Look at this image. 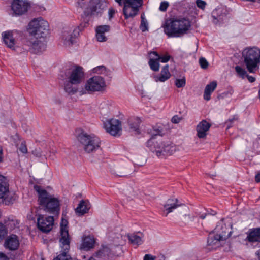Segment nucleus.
<instances>
[{
    "label": "nucleus",
    "instance_id": "nucleus-42",
    "mask_svg": "<svg viewBox=\"0 0 260 260\" xmlns=\"http://www.w3.org/2000/svg\"><path fill=\"white\" fill-rule=\"evenodd\" d=\"M169 6V3L166 1L161 2L159 8V10L162 12H165L167 11V8Z\"/></svg>",
    "mask_w": 260,
    "mask_h": 260
},
{
    "label": "nucleus",
    "instance_id": "nucleus-64",
    "mask_svg": "<svg viewBox=\"0 0 260 260\" xmlns=\"http://www.w3.org/2000/svg\"><path fill=\"white\" fill-rule=\"evenodd\" d=\"M89 260H95L93 257H90Z\"/></svg>",
    "mask_w": 260,
    "mask_h": 260
},
{
    "label": "nucleus",
    "instance_id": "nucleus-3",
    "mask_svg": "<svg viewBox=\"0 0 260 260\" xmlns=\"http://www.w3.org/2000/svg\"><path fill=\"white\" fill-rule=\"evenodd\" d=\"M164 31L169 37H180L187 34L191 28V22L188 18H171L163 26Z\"/></svg>",
    "mask_w": 260,
    "mask_h": 260
},
{
    "label": "nucleus",
    "instance_id": "nucleus-50",
    "mask_svg": "<svg viewBox=\"0 0 260 260\" xmlns=\"http://www.w3.org/2000/svg\"><path fill=\"white\" fill-rule=\"evenodd\" d=\"M155 258L156 257L155 256L147 254L144 256L143 260H155Z\"/></svg>",
    "mask_w": 260,
    "mask_h": 260
},
{
    "label": "nucleus",
    "instance_id": "nucleus-30",
    "mask_svg": "<svg viewBox=\"0 0 260 260\" xmlns=\"http://www.w3.org/2000/svg\"><path fill=\"white\" fill-rule=\"evenodd\" d=\"M78 84L71 83L69 80L64 84V90L69 94H74L77 92L78 88L76 85Z\"/></svg>",
    "mask_w": 260,
    "mask_h": 260
},
{
    "label": "nucleus",
    "instance_id": "nucleus-34",
    "mask_svg": "<svg viewBox=\"0 0 260 260\" xmlns=\"http://www.w3.org/2000/svg\"><path fill=\"white\" fill-rule=\"evenodd\" d=\"M53 260H72L71 256L67 253V251L62 252L55 257Z\"/></svg>",
    "mask_w": 260,
    "mask_h": 260
},
{
    "label": "nucleus",
    "instance_id": "nucleus-2",
    "mask_svg": "<svg viewBox=\"0 0 260 260\" xmlns=\"http://www.w3.org/2000/svg\"><path fill=\"white\" fill-rule=\"evenodd\" d=\"M34 188L38 193L39 204L45 212L55 215H58L60 210L59 200L50 194L41 186L35 185Z\"/></svg>",
    "mask_w": 260,
    "mask_h": 260
},
{
    "label": "nucleus",
    "instance_id": "nucleus-6",
    "mask_svg": "<svg viewBox=\"0 0 260 260\" xmlns=\"http://www.w3.org/2000/svg\"><path fill=\"white\" fill-rule=\"evenodd\" d=\"M28 31L32 36H37L41 39L48 34L49 24L42 17L35 18L29 23Z\"/></svg>",
    "mask_w": 260,
    "mask_h": 260
},
{
    "label": "nucleus",
    "instance_id": "nucleus-29",
    "mask_svg": "<svg viewBox=\"0 0 260 260\" xmlns=\"http://www.w3.org/2000/svg\"><path fill=\"white\" fill-rule=\"evenodd\" d=\"M249 242H260V228H256L251 231L247 236Z\"/></svg>",
    "mask_w": 260,
    "mask_h": 260
},
{
    "label": "nucleus",
    "instance_id": "nucleus-37",
    "mask_svg": "<svg viewBox=\"0 0 260 260\" xmlns=\"http://www.w3.org/2000/svg\"><path fill=\"white\" fill-rule=\"evenodd\" d=\"M235 71L237 72V73L242 78H244L247 75L246 72L245 70V69H243L240 66H236Z\"/></svg>",
    "mask_w": 260,
    "mask_h": 260
},
{
    "label": "nucleus",
    "instance_id": "nucleus-53",
    "mask_svg": "<svg viewBox=\"0 0 260 260\" xmlns=\"http://www.w3.org/2000/svg\"><path fill=\"white\" fill-rule=\"evenodd\" d=\"M246 76L250 82L252 83L255 81V78L254 77L248 75H246Z\"/></svg>",
    "mask_w": 260,
    "mask_h": 260
},
{
    "label": "nucleus",
    "instance_id": "nucleus-12",
    "mask_svg": "<svg viewBox=\"0 0 260 260\" xmlns=\"http://www.w3.org/2000/svg\"><path fill=\"white\" fill-rule=\"evenodd\" d=\"M54 219L53 216L39 215L37 218V227L43 233H47L53 228Z\"/></svg>",
    "mask_w": 260,
    "mask_h": 260
},
{
    "label": "nucleus",
    "instance_id": "nucleus-47",
    "mask_svg": "<svg viewBox=\"0 0 260 260\" xmlns=\"http://www.w3.org/2000/svg\"><path fill=\"white\" fill-rule=\"evenodd\" d=\"M19 150L23 153L27 152V149L25 142H22L18 148Z\"/></svg>",
    "mask_w": 260,
    "mask_h": 260
},
{
    "label": "nucleus",
    "instance_id": "nucleus-57",
    "mask_svg": "<svg viewBox=\"0 0 260 260\" xmlns=\"http://www.w3.org/2000/svg\"><path fill=\"white\" fill-rule=\"evenodd\" d=\"M67 223H68V221L66 220L62 219V222H61V225H60V229L61 228V226L63 225V226H66V229H67Z\"/></svg>",
    "mask_w": 260,
    "mask_h": 260
},
{
    "label": "nucleus",
    "instance_id": "nucleus-49",
    "mask_svg": "<svg viewBox=\"0 0 260 260\" xmlns=\"http://www.w3.org/2000/svg\"><path fill=\"white\" fill-rule=\"evenodd\" d=\"M182 119L177 115L174 116L171 119V121L173 123H178Z\"/></svg>",
    "mask_w": 260,
    "mask_h": 260
},
{
    "label": "nucleus",
    "instance_id": "nucleus-61",
    "mask_svg": "<svg viewBox=\"0 0 260 260\" xmlns=\"http://www.w3.org/2000/svg\"><path fill=\"white\" fill-rule=\"evenodd\" d=\"M159 257H160V260H165V257L164 255L161 254Z\"/></svg>",
    "mask_w": 260,
    "mask_h": 260
},
{
    "label": "nucleus",
    "instance_id": "nucleus-10",
    "mask_svg": "<svg viewBox=\"0 0 260 260\" xmlns=\"http://www.w3.org/2000/svg\"><path fill=\"white\" fill-rule=\"evenodd\" d=\"M26 45L29 47L31 52L39 54L44 52L46 48L45 38L41 39L32 37L26 41Z\"/></svg>",
    "mask_w": 260,
    "mask_h": 260
},
{
    "label": "nucleus",
    "instance_id": "nucleus-51",
    "mask_svg": "<svg viewBox=\"0 0 260 260\" xmlns=\"http://www.w3.org/2000/svg\"><path fill=\"white\" fill-rule=\"evenodd\" d=\"M115 13V11L114 9H113V8L109 9V11H108L109 18L110 19L112 18L113 17Z\"/></svg>",
    "mask_w": 260,
    "mask_h": 260
},
{
    "label": "nucleus",
    "instance_id": "nucleus-7",
    "mask_svg": "<svg viewBox=\"0 0 260 260\" xmlns=\"http://www.w3.org/2000/svg\"><path fill=\"white\" fill-rule=\"evenodd\" d=\"M83 68L80 66H75L66 70L60 76L62 79H68L71 83L80 84L84 79Z\"/></svg>",
    "mask_w": 260,
    "mask_h": 260
},
{
    "label": "nucleus",
    "instance_id": "nucleus-22",
    "mask_svg": "<svg viewBox=\"0 0 260 260\" xmlns=\"http://www.w3.org/2000/svg\"><path fill=\"white\" fill-rule=\"evenodd\" d=\"M211 16L213 18V22L214 24H217L218 23H221L223 21L225 15L223 12V9L216 8L212 11Z\"/></svg>",
    "mask_w": 260,
    "mask_h": 260
},
{
    "label": "nucleus",
    "instance_id": "nucleus-8",
    "mask_svg": "<svg viewBox=\"0 0 260 260\" xmlns=\"http://www.w3.org/2000/svg\"><path fill=\"white\" fill-rule=\"evenodd\" d=\"M143 0H124L123 14L125 19L134 18L138 14Z\"/></svg>",
    "mask_w": 260,
    "mask_h": 260
},
{
    "label": "nucleus",
    "instance_id": "nucleus-18",
    "mask_svg": "<svg viewBox=\"0 0 260 260\" xmlns=\"http://www.w3.org/2000/svg\"><path fill=\"white\" fill-rule=\"evenodd\" d=\"M60 233L61 237L60 239V242L63 249L62 251H67L68 253L70 249V239L68 230L66 229V226H61Z\"/></svg>",
    "mask_w": 260,
    "mask_h": 260
},
{
    "label": "nucleus",
    "instance_id": "nucleus-31",
    "mask_svg": "<svg viewBox=\"0 0 260 260\" xmlns=\"http://www.w3.org/2000/svg\"><path fill=\"white\" fill-rule=\"evenodd\" d=\"M94 243L95 241L94 238L90 236L86 237L84 239L82 243L83 248L86 250H88L93 247Z\"/></svg>",
    "mask_w": 260,
    "mask_h": 260
},
{
    "label": "nucleus",
    "instance_id": "nucleus-19",
    "mask_svg": "<svg viewBox=\"0 0 260 260\" xmlns=\"http://www.w3.org/2000/svg\"><path fill=\"white\" fill-rule=\"evenodd\" d=\"M79 35V29H75L72 32L64 31L62 34V39L64 44L67 46L73 45L75 42L76 38Z\"/></svg>",
    "mask_w": 260,
    "mask_h": 260
},
{
    "label": "nucleus",
    "instance_id": "nucleus-48",
    "mask_svg": "<svg viewBox=\"0 0 260 260\" xmlns=\"http://www.w3.org/2000/svg\"><path fill=\"white\" fill-rule=\"evenodd\" d=\"M108 248L107 247H104L102 249H101L98 251L96 253V255L99 257H101L104 252H108Z\"/></svg>",
    "mask_w": 260,
    "mask_h": 260
},
{
    "label": "nucleus",
    "instance_id": "nucleus-17",
    "mask_svg": "<svg viewBox=\"0 0 260 260\" xmlns=\"http://www.w3.org/2000/svg\"><path fill=\"white\" fill-rule=\"evenodd\" d=\"M4 246L9 250H17L19 246V241L18 237L15 235H12L7 238L4 243Z\"/></svg>",
    "mask_w": 260,
    "mask_h": 260
},
{
    "label": "nucleus",
    "instance_id": "nucleus-9",
    "mask_svg": "<svg viewBox=\"0 0 260 260\" xmlns=\"http://www.w3.org/2000/svg\"><path fill=\"white\" fill-rule=\"evenodd\" d=\"M106 83L104 79L99 76H95L89 78L85 86V90L90 92L101 91L104 89Z\"/></svg>",
    "mask_w": 260,
    "mask_h": 260
},
{
    "label": "nucleus",
    "instance_id": "nucleus-20",
    "mask_svg": "<svg viewBox=\"0 0 260 260\" xmlns=\"http://www.w3.org/2000/svg\"><path fill=\"white\" fill-rule=\"evenodd\" d=\"M181 205L182 204L179 203L177 199H169L164 206V208L165 209L164 212L166 211L165 216H167L168 214L172 212L173 210L176 209L179 206H181Z\"/></svg>",
    "mask_w": 260,
    "mask_h": 260
},
{
    "label": "nucleus",
    "instance_id": "nucleus-11",
    "mask_svg": "<svg viewBox=\"0 0 260 260\" xmlns=\"http://www.w3.org/2000/svg\"><path fill=\"white\" fill-rule=\"evenodd\" d=\"M7 178L0 175V199H3L5 204L8 205L15 200L12 193L9 191Z\"/></svg>",
    "mask_w": 260,
    "mask_h": 260
},
{
    "label": "nucleus",
    "instance_id": "nucleus-55",
    "mask_svg": "<svg viewBox=\"0 0 260 260\" xmlns=\"http://www.w3.org/2000/svg\"><path fill=\"white\" fill-rule=\"evenodd\" d=\"M255 181L257 183L260 182V172L258 173L255 176Z\"/></svg>",
    "mask_w": 260,
    "mask_h": 260
},
{
    "label": "nucleus",
    "instance_id": "nucleus-16",
    "mask_svg": "<svg viewBox=\"0 0 260 260\" xmlns=\"http://www.w3.org/2000/svg\"><path fill=\"white\" fill-rule=\"evenodd\" d=\"M211 126V124L206 120H203L197 125L196 131L197 136L199 138H204L207 135V132Z\"/></svg>",
    "mask_w": 260,
    "mask_h": 260
},
{
    "label": "nucleus",
    "instance_id": "nucleus-35",
    "mask_svg": "<svg viewBox=\"0 0 260 260\" xmlns=\"http://www.w3.org/2000/svg\"><path fill=\"white\" fill-rule=\"evenodd\" d=\"M110 26L108 25H100L96 28V33L97 34H105V32L109 31Z\"/></svg>",
    "mask_w": 260,
    "mask_h": 260
},
{
    "label": "nucleus",
    "instance_id": "nucleus-32",
    "mask_svg": "<svg viewBox=\"0 0 260 260\" xmlns=\"http://www.w3.org/2000/svg\"><path fill=\"white\" fill-rule=\"evenodd\" d=\"M128 239L133 245H139L142 244L141 238L136 234L128 235Z\"/></svg>",
    "mask_w": 260,
    "mask_h": 260
},
{
    "label": "nucleus",
    "instance_id": "nucleus-4",
    "mask_svg": "<svg viewBox=\"0 0 260 260\" xmlns=\"http://www.w3.org/2000/svg\"><path fill=\"white\" fill-rule=\"evenodd\" d=\"M75 135L87 153L93 152L100 148L101 141L95 135H89L83 129L78 128L75 130Z\"/></svg>",
    "mask_w": 260,
    "mask_h": 260
},
{
    "label": "nucleus",
    "instance_id": "nucleus-54",
    "mask_svg": "<svg viewBox=\"0 0 260 260\" xmlns=\"http://www.w3.org/2000/svg\"><path fill=\"white\" fill-rule=\"evenodd\" d=\"M3 161V150L1 145H0V162Z\"/></svg>",
    "mask_w": 260,
    "mask_h": 260
},
{
    "label": "nucleus",
    "instance_id": "nucleus-62",
    "mask_svg": "<svg viewBox=\"0 0 260 260\" xmlns=\"http://www.w3.org/2000/svg\"><path fill=\"white\" fill-rule=\"evenodd\" d=\"M228 93H229L230 94H232V92H223V93L222 94L223 95V96H223V97H224V96H226V95L228 94Z\"/></svg>",
    "mask_w": 260,
    "mask_h": 260
},
{
    "label": "nucleus",
    "instance_id": "nucleus-24",
    "mask_svg": "<svg viewBox=\"0 0 260 260\" xmlns=\"http://www.w3.org/2000/svg\"><path fill=\"white\" fill-rule=\"evenodd\" d=\"M140 122V119L138 118L132 117L128 119V124L129 131L134 132L136 134H139Z\"/></svg>",
    "mask_w": 260,
    "mask_h": 260
},
{
    "label": "nucleus",
    "instance_id": "nucleus-13",
    "mask_svg": "<svg viewBox=\"0 0 260 260\" xmlns=\"http://www.w3.org/2000/svg\"><path fill=\"white\" fill-rule=\"evenodd\" d=\"M30 7V4L27 1L13 0L11 4V8L16 16H21L25 14Z\"/></svg>",
    "mask_w": 260,
    "mask_h": 260
},
{
    "label": "nucleus",
    "instance_id": "nucleus-26",
    "mask_svg": "<svg viewBox=\"0 0 260 260\" xmlns=\"http://www.w3.org/2000/svg\"><path fill=\"white\" fill-rule=\"evenodd\" d=\"M217 87L216 81H212L210 84L207 85L204 92V98L206 101H209L211 99V94L215 89Z\"/></svg>",
    "mask_w": 260,
    "mask_h": 260
},
{
    "label": "nucleus",
    "instance_id": "nucleus-41",
    "mask_svg": "<svg viewBox=\"0 0 260 260\" xmlns=\"http://www.w3.org/2000/svg\"><path fill=\"white\" fill-rule=\"evenodd\" d=\"M170 58L171 56L167 54L165 55H160L159 58H157V60H158V61H160L162 63H166L170 60Z\"/></svg>",
    "mask_w": 260,
    "mask_h": 260
},
{
    "label": "nucleus",
    "instance_id": "nucleus-59",
    "mask_svg": "<svg viewBox=\"0 0 260 260\" xmlns=\"http://www.w3.org/2000/svg\"><path fill=\"white\" fill-rule=\"evenodd\" d=\"M208 215V214L207 213H204V214H200L199 215V216H200V218L202 219H205V218L206 217V216Z\"/></svg>",
    "mask_w": 260,
    "mask_h": 260
},
{
    "label": "nucleus",
    "instance_id": "nucleus-52",
    "mask_svg": "<svg viewBox=\"0 0 260 260\" xmlns=\"http://www.w3.org/2000/svg\"><path fill=\"white\" fill-rule=\"evenodd\" d=\"M235 118H233L231 119H229L228 121L225 122V125H226L227 129L230 128L232 126V123L235 120Z\"/></svg>",
    "mask_w": 260,
    "mask_h": 260
},
{
    "label": "nucleus",
    "instance_id": "nucleus-15",
    "mask_svg": "<svg viewBox=\"0 0 260 260\" xmlns=\"http://www.w3.org/2000/svg\"><path fill=\"white\" fill-rule=\"evenodd\" d=\"M214 230V232H216L222 241L229 238L232 233L230 229L222 221L218 223Z\"/></svg>",
    "mask_w": 260,
    "mask_h": 260
},
{
    "label": "nucleus",
    "instance_id": "nucleus-60",
    "mask_svg": "<svg viewBox=\"0 0 260 260\" xmlns=\"http://www.w3.org/2000/svg\"><path fill=\"white\" fill-rule=\"evenodd\" d=\"M150 54H152L154 55L157 58H159V56H160L158 53L156 51H152L150 53Z\"/></svg>",
    "mask_w": 260,
    "mask_h": 260
},
{
    "label": "nucleus",
    "instance_id": "nucleus-39",
    "mask_svg": "<svg viewBox=\"0 0 260 260\" xmlns=\"http://www.w3.org/2000/svg\"><path fill=\"white\" fill-rule=\"evenodd\" d=\"M141 22L140 24V28L143 32H144L148 29L147 22L144 20V17L141 15Z\"/></svg>",
    "mask_w": 260,
    "mask_h": 260
},
{
    "label": "nucleus",
    "instance_id": "nucleus-36",
    "mask_svg": "<svg viewBox=\"0 0 260 260\" xmlns=\"http://www.w3.org/2000/svg\"><path fill=\"white\" fill-rule=\"evenodd\" d=\"M101 4L98 3L94 5H93L91 7V14L94 15L95 14H98L99 13H101L102 10V9L101 8Z\"/></svg>",
    "mask_w": 260,
    "mask_h": 260
},
{
    "label": "nucleus",
    "instance_id": "nucleus-1",
    "mask_svg": "<svg viewBox=\"0 0 260 260\" xmlns=\"http://www.w3.org/2000/svg\"><path fill=\"white\" fill-rule=\"evenodd\" d=\"M159 131H157L146 143V146L158 157L172 155L177 150L176 146L167 140H164L161 137H157Z\"/></svg>",
    "mask_w": 260,
    "mask_h": 260
},
{
    "label": "nucleus",
    "instance_id": "nucleus-21",
    "mask_svg": "<svg viewBox=\"0 0 260 260\" xmlns=\"http://www.w3.org/2000/svg\"><path fill=\"white\" fill-rule=\"evenodd\" d=\"M3 41L7 46L11 49H14L15 39L14 32L12 31H5L2 34Z\"/></svg>",
    "mask_w": 260,
    "mask_h": 260
},
{
    "label": "nucleus",
    "instance_id": "nucleus-56",
    "mask_svg": "<svg viewBox=\"0 0 260 260\" xmlns=\"http://www.w3.org/2000/svg\"><path fill=\"white\" fill-rule=\"evenodd\" d=\"M0 260H9V259L4 254L0 253Z\"/></svg>",
    "mask_w": 260,
    "mask_h": 260
},
{
    "label": "nucleus",
    "instance_id": "nucleus-38",
    "mask_svg": "<svg viewBox=\"0 0 260 260\" xmlns=\"http://www.w3.org/2000/svg\"><path fill=\"white\" fill-rule=\"evenodd\" d=\"M186 84V80L185 77L182 79H177L175 81V85L178 88L183 87L185 86Z\"/></svg>",
    "mask_w": 260,
    "mask_h": 260
},
{
    "label": "nucleus",
    "instance_id": "nucleus-33",
    "mask_svg": "<svg viewBox=\"0 0 260 260\" xmlns=\"http://www.w3.org/2000/svg\"><path fill=\"white\" fill-rule=\"evenodd\" d=\"M148 63L152 70L155 72L159 71V63L158 62V60H157V58L156 59L152 58L150 59Z\"/></svg>",
    "mask_w": 260,
    "mask_h": 260
},
{
    "label": "nucleus",
    "instance_id": "nucleus-58",
    "mask_svg": "<svg viewBox=\"0 0 260 260\" xmlns=\"http://www.w3.org/2000/svg\"><path fill=\"white\" fill-rule=\"evenodd\" d=\"M120 6H124V0H115Z\"/></svg>",
    "mask_w": 260,
    "mask_h": 260
},
{
    "label": "nucleus",
    "instance_id": "nucleus-46",
    "mask_svg": "<svg viewBox=\"0 0 260 260\" xmlns=\"http://www.w3.org/2000/svg\"><path fill=\"white\" fill-rule=\"evenodd\" d=\"M96 37L97 40L99 42H105L107 39V37L105 35V34L96 33Z\"/></svg>",
    "mask_w": 260,
    "mask_h": 260
},
{
    "label": "nucleus",
    "instance_id": "nucleus-40",
    "mask_svg": "<svg viewBox=\"0 0 260 260\" xmlns=\"http://www.w3.org/2000/svg\"><path fill=\"white\" fill-rule=\"evenodd\" d=\"M199 63L202 69H206L208 68L209 63L206 59L203 57H201L199 59Z\"/></svg>",
    "mask_w": 260,
    "mask_h": 260
},
{
    "label": "nucleus",
    "instance_id": "nucleus-27",
    "mask_svg": "<svg viewBox=\"0 0 260 260\" xmlns=\"http://www.w3.org/2000/svg\"><path fill=\"white\" fill-rule=\"evenodd\" d=\"M90 209L89 205L86 201L82 200L78 204L75 211L79 215H83L87 213Z\"/></svg>",
    "mask_w": 260,
    "mask_h": 260
},
{
    "label": "nucleus",
    "instance_id": "nucleus-14",
    "mask_svg": "<svg viewBox=\"0 0 260 260\" xmlns=\"http://www.w3.org/2000/svg\"><path fill=\"white\" fill-rule=\"evenodd\" d=\"M104 127L107 132L114 136L119 135L122 129L121 121L113 118L104 122Z\"/></svg>",
    "mask_w": 260,
    "mask_h": 260
},
{
    "label": "nucleus",
    "instance_id": "nucleus-25",
    "mask_svg": "<svg viewBox=\"0 0 260 260\" xmlns=\"http://www.w3.org/2000/svg\"><path fill=\"white\" fill-rule=\"evenodd\" d=\"M171 77L170 73L169 71V66H165L161 70L160 76H156L155 77V81L156 82H165L169 79Z\"/></svg>",
    "mask_w": 260,
    "mask_h": 260
},
{
    "label": "nucleus",
    "instance_id": "nucleus-5",
    "mask_svg": "<svg viewBox=\"0 0 260 260\" xmlns=\"http://www.w3.org/2000/svg\"><path fill=\"white\" fill-rule=\"evenodd\" d=\"M244 63L250 73H255L260 63V50L256 47L247 48L242 52Z\"/></svg>",
    "mask_w": 260,
    "mask_h": 260
},
{
    "label": "nucleus",
    "instance_id": "nucleus-23",
    "mask_svg": "<svg viewBox=\"0 0 260 260\" xmlns=\"http://www.w3.org/2000/svg\"><path fill=\"white\" fill-rule=\"evenodd\" d=\"M222 241L220 236L217 234L210 233L207 240V245L211 246L212 249H215L218 246L219 241Z\"/></svg>",
    "mask_w": 260,
    "mask_h": 260
},
{
    "label": "nucleus",
    "instance_id": "nucleus-43",
    "mask_svg": "<svg viewBox=\"0 0 260 260\" xmlns=\"http://www.w3.org/2000/svg\"><path fill=\"white\" fill-rule=\"evenodd\" d=\"M106 71V67L104 66H99L93 69L94 73L97 74L102 73L104 71Z\"/></svg>",
    "mask_w": 260,
    "mask_h": 260
},
{
    "label": "nucleus",
    "instance_id": "nucleus-44",
    "mask_svg": "<svg viewBox=\"0 0 260 260\" xmlns=\"http://www.w3.org/2000/svg\"><path fill=\"white\" fill-rule=\"evenodd\" d=\"M7 231L6 226L2 223H0V236L3 238L7 235Z\"/></svg>",
    "mask_w": 260,
    "mask_h": 260
},
{
    "label": "nucleus",
    "instance_id": "nucleus-45",
    "mask_svg": "<svg viewBox=\"0 0 260 260\" xmlns=\"http://www.w3.org/2000/svg\"><path fill=\"white\" fill-rule=\"evenodd\" d=\"M196 5L200 9L204 10L206 5V3L203 0H197Z\"/></svg>",
    "mask_w": 260,
    "mask_h": 260
},
{
    "label": "nucleus",
    "instance_id": "nucleus-63",
    "mask_svg": "<svg viewBox=\"0 0 260 260\" xmlns=\"http://www.w3.org/2000/svg\"><path fill=\"white\" fill-rule=\"evenodd\" d=\"M191 7H192V8L193 10H195V9H196V6H195L193 4H192V5Z\"/></svg>",
    "mask_w": 260,
    "mask_h": 260
},
{
    "label": "nucleus",
    "instance_id": "nucleus-28",
    "mask_svg": "<svg viewBox=\"0 0 260 260\" xmlns=\"http://www.w3.org/2000/svg\"><path fill=\"white\" fill-rule=\"evenodd\" d=\"M111 173L118 177H127L128 175L129 172L127 171L123 167H117L111 170Z\"/></svg>",
    "mask_w": 260,
    "mask_h": 260
}]
</instances>
